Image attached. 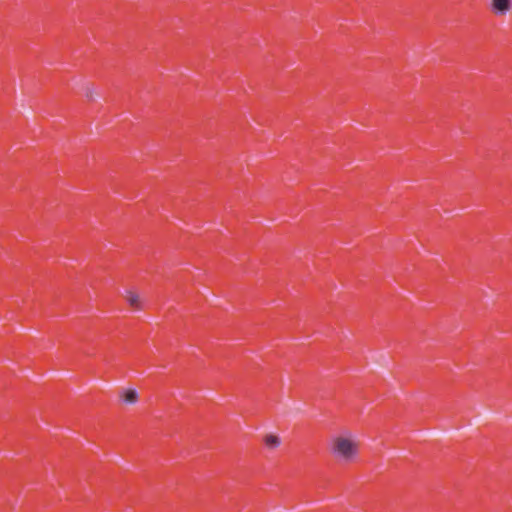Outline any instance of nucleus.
Segmentation results:
<instances>
[{
	"label": "nucleus",
	"instance_id": "obj_3",
	"mask_svg": "<svg viewBox=\"0 0 512 512\" xmlns=\"http://www.w3.org/2000/svg\"><path fill=\"white\" fill-rule=\"evenodd\" d=\"M125 299L128 302V304L135 308L140 309L141 308V300L138 294H136L133 291H127L125 295Z\"/></svg>",
	"mask_w": 512,
	"mask_h": 512
},
{
	"label": "nucleus",
	"instance_id": "obj_1",
	"mask_svg": "<svg viewBox=\"0 0 512 512\" xmlns=\"http://www.w3.org/2000/svg\"><path fill=\"white\" fill-rule=\"evenodd\" d=\"M359 451V443L350 433H343L335 436L331 443L333 456L343 462L353 461Z\"/></svg>",
	"mask_w": 512,
	"mask_h": 512
},
{
	"label": "nucleus",
	"instance_id": "obj_4",
	"mask_svg": "<svg viewBox=\"0 0 512 512\" xmlns=\"http://www.w3.org/2000/svg\"><path fill=\"white\" fill-rule=\"evenodd\" d=\"M121 398L123 402L133 404L137 401V392L133 389H127L122 393Z\"/></svg>",
	"mask_w": 512,
	"mask_h": 512
},
{
	"label": "nucleus",
	"instance_id": "obj_2",
	"mask_svg": "<svg viewBox=\"0 0 512 512\" xmlns=\"http://www.w3.org/2000/svg\"><path fill=\"white\" fill-rule=\"evenodd\" d=\"M511 8V0H492L491 11L498 16L506 15Z\"/></svg>",
	"mask_w": 512,
	"mask_h": 512
},
{
	"label": "nucleus",
	"instance_id": "obj_5",
	"mask_svg": "<svg viewBox=\"0 0 512 512\" xmlns=\"http://www.w3.org/2000/svg\"><path fill=\"white\" fill-rule=\"evenodd\" d=\"M265 445L270 449H275L281 444V440L278 436L269 434L264 438Z\"/></svg>",
	"mask_w": 512,
	"mask_h": 512
}]
</instances>
